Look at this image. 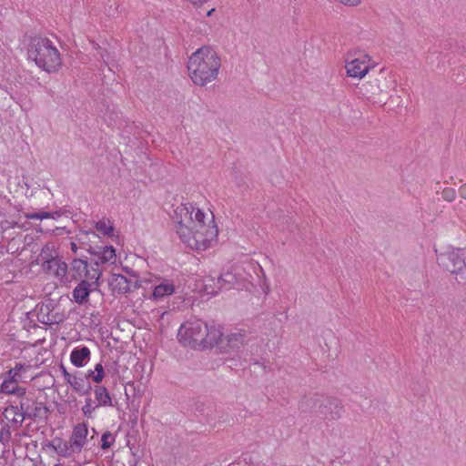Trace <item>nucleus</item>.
<instances>
[{"label":"nucleus","instance_id":"nucleus-43","mask_svg":"<svg viewBox=\"0 0 466 466\" xmlns=\"http://www.w3.org/2000/svg\"><path fill=\"white\" fill-rule=\"evenodd\" d=\"M92 237L96 239L99 238L98 235H96V233L92 232Z\"/></svg>","mask_w":466,"mask_h":466},{"label":"nucleus","instance_id":"nucleus-36","mask_svg":"<svg viewBox=\"0 0 466 466\" xmlns=\"http://www.w3.org/2000/svg\"><path fill=\"white\" fill-rule=\"evenodd\" d=\"M62 371H63V376H64L65 380L66 381V383L69 384L75 375H72L71 373H69L63 366H62Z\"/></svg>","mask_w":466,"mask_h":466},{"label":"nucleus","instance_id":"nucleus-27","mask_svg":"<svg viewBox=\"0 0 466 466\" xmlns=\"http://www.w3.org/2000/svg\"><path fill=\"white\" fill-rule=\"evenodd\" d=\"M175 290L174 285L171 283H161L155 287L153 290V298L159 299L165 296L171 295Z\"/></svg>","mask_w":466,"mask_h":466},{"label":"nucleus","instance_id":"nucleus-16","mask_svg":"<svg viewBox=\"0 0 466 466\" xmlns=\"http://www.w3.org/2000/svg\"><path fill=\"white\" fill-rule=\"evenodd\" d=\"M108 284L114 292L120 294H126L133 290L131 280L121 274H113Z\"/></svg>","mask_w":466,"mask_h":466},{"label":"nucleus","instance_id":"nucleus-39","mask_svg":"<svg viewBox=\"0 0 466 466\" xmlns=\"http://www.w3.org/2000/svg\"><path fill=\"white\" fill-rule=\"evenodd\" d=\"M26 217L30 219H40L39 212L28 214Z\"/></svg>","mask_w":466,"mask_h":466},{"label":"nucleus","instance_id":"nucleus-28","mask_svg":"<svg viewBox=\"0 0 466 466\" xmlns=\"http://www.w3.org/2000/svg\"><path fill=\"white\" fill-rule=\"evenodd\" d=\"M96 229L102 233L104 236L112 237L114 234V227L109 223L107 224L104 220H100L96 223Z\"/></svg>","mask_w":466,"mask_h":466},{"label":"nucleus","instance_id":"nucleus-2","mask_svg":"<svg viewBox=\"0 0 466 466\" xmlns=\"http://www.w3.org/2000/svg\"><path fill=\"white\" fill-rule=\"evenodd\" d=\"M221 59L209 46H204L194 52L187 62V70L191 80L199 86H205L214 81L218 75Z\"/></svg>","mask_w":466,"mask_h":466},{"label":"nucleus","instance_id":"nucleus-19","mask_svg":"<svg viewBox=\"0 0 466 466\" xmlns=\"http://www.w3.org/2000/svg\"><path fill=\"white\" fill-rule=\"evenodd\" d=\"M90 360V350L86 346L75 348L70 354L72 364L77 368L85 366Z\"/></svg>","mask_w":466,"mask_h":466},{"label":"nucleus","instance_id":"nucleus-3","mask_svg":"<svg viewBox=\"0 0 466 466\" xmlns=\"http://www.w3.org/2000/svg\"><path fill=\"white\" fill-rule=\"evenodd\" d=\"M27 54L29 59L47 73H56L62 66V58L53 42L43 36L30 38Z\"/></svg>","mask_w":466,"mask_h":466},{"label":"nucleus","instance_id":"nucleus-20","mask_svg":"<svg viewBox=\"0 0 466 466\" xmlns=\"http://www.w3.org/2000/svg\"><path fill=\"white\" fill-rule=\"evenodd\" d=\"M51 447L59 456L69 458L76 453L73 448H70L69 441H65L61 438H56L49 443Z\"/></svg>","mask_w":466,"mask_h":466},{"label":"nucleus","instance_id":"nucleus-41","mask_svg":"<svg viewBox=\"0 0 466 466\" xmlns=\"http://www.w3.org/2000/svg\"><path fill=\"white\" fill-rule=\"evenodd\" d=\"M71 250L74 252V253H76L77 249H78V247L76 245V243L75 242H71Z\"/></svg>","mask_w":466,"mask_h":466},{"label":"nucleus","instance_id":"nucleus-15","mask_svg":"<svg viewBox=\"0 0 466 466\" xmlns=\"http://www.w3.org/2000/svg\"><path fill=\"white\" fill-rule=\"evenodd\" d=\"M345 68L349 76L360 78L365 76L370 69V66L367 65V62L365 60H360V58H355L350 62H348Z\"/></svg>","mask_w":466,"mask_h":466},{"label":"nucleus","instance_id":"nucleus-25","mask_svg":"<svg viewBox=\"0 0 466 466\" xmlns=\"http://www.w3.org/2000/svg\"><path fill=\"white\" fill-rule=\"evenodd\" d=\"M79 248L86 249L89 254L95 257L91 258V265H95V261H100V257H102V253H104V246H92L86 241H81Z\"/></svg>","mask_w":466,"mask_h":466},{"label":"nucleus","instance_id":"nucleus-44","mask_svg":"<svg viewBox=\"0 0 466 466\" xmlns=\"http://www.w3.org/2000/svg\"><path fill=\"white\" fill-rule=\"evenodd\" d=\"M137 288H138L137 282V281H135V282H134V290H135L136 289H137Z\"/></svg>","mask_w":466,"mask_h":466},{"label":"nucleus","instance_id":"nucleus-45","mask_svg":"<svg viewBox=\"0 0 466 466\" xmlns=\"http://www.w3.org/2000/svg\"><path fill=\"white\" fill-rule=\"evenodd\" d=\"M213 234V232H211V235ZM218 234V229L217 228H214V235L217 236Z\"/></svg>","mask_w":466,"mask_h":466},{"label":"nucleus","instance_id":"nucleus-24","mask_svg":"<svg viewBox=\"0 0 466 466\" xmlns=\"http://www.w3.org/2000/svg\"><path fill=\"white\" fill-rule=\"evenodd\" d=\"M246 333L244 330H240L238 332H234L227 336L223 337V341L227 340V347L230 350H238L245 341Z\"/></svg>","mask_w":466,"mask_h":466},{"label":"nucleus","instance_id":"nucleus-11","mask_svg":"<svg viewBox=\"0 0 466 466\" xmlns=\"http://www.w3.org/2000/svg\"><path fill=\"white\" fill-rule=\"evenodd\" d=\"M52 304L42 305L37 312V320L45 325L60 324L66 320L64 312H54Z\"/></svg>","mask_w":466,"mask_h":466},{"label":"nucleus","instance_id":"nucleus-1","mask_svg":"<svg viewBox=\"0 0 466 466\" xmlns=\"http://www.w3.org/2000/svg\"><path fill=\"white\" fill-rule=\"evenodd\" d=\"M178 340L195 350H204L223 345V333L215 326H208L201 319H190L182 324L178 329Z\"/></svg>","mask_w":466,"mask_h":466},{"label":"nucleus","instance_id":"nucleus-42","mask_svg":"<svg viewBox=\"0 0 466 466\" xmlns=\"http://www.w3.org/2000/svg\"><path fill=\"white\" fill-rule=\"evenodd\" d=\"M215 11V8H212L207 12V16H210L212 13Z\"/></svg>","mask_w":466,"mask_h":466},{"label":"nucleus","instance_id":"nucleus-34","mask_svg":"<svg viewBox=\"0 0 466 466\" xmlns=\"http://www.w3.org/2000/svg\"><path fill=\"white\" fill-rule=\"evenodd\" d=\"M96 408V406H93V400L87 398L86 399L85 405L82 407V411L86 417L90 418Z\"/></svg>","mask_w":466,"mask_h":466},{"label":"nucleus","instance_id":"nucleus-21","mask_svg":"<svg viewBox=\"0 0 466 466\" xmlns=\"http://www.w3.org/2000/svg\"><path fill=\"white\" fill-rule=\"evenodd\" d=\"M69 385L80 396L88 395L92 390V386L89 380H86V377L75 375Z\"/></svg>","mask_w":466,"mask_h":466},{"label":"nucleus","instance_id":"nucleus-46","mask_svg":"<svg viewBox=\"0 0 466 466\" xmlns=\"http://www.w3.org/2000/svg\"><path fill=\"white\" fill-rule=\"evenodd\" d=\"M364 57L367 58L368 60H370V56L367 55H365Z\"/></svg>","mask_w":466,"mask_h":466},{"label":"nucleus","instance_id":"nucleus-7","mask_svg":"<svg viewBox=\"0 0 466 466\" xmlns=\"http://www.w3.org/2000/svg\"><path fill=\"white\" fill-rule=\"evenodd\" d=\"M438 262L451 272L458 283H466V248H453L438 257Z\"/></svg>","mask_w":466,"mask_h":466},{"label":"nucleus","instance_id":"nucleus-10","mask_svg":"<svg viewBox=\"0 0 466 466\" xmlns=\"http://www.w3.org/2000/svg\"><path fill=\"white\" fill-rule=\"evenodd\" d=\"M237 278L230 272H226L218 276L217 280L214 279H207L205 290L211 295H217L220 290H228L234 287Z\"/></svg>","mask_w":466,"mask_h":466},{"label":"nucleus","instance_id":"nucleus-37","mask_svg":"<svg viewBox=\"0 0 466 466\" xmlns=\"http://www.w3.org/2000/svg\"><path fill=\"white\" fill-rule=\"evenodd\" d=\"M459 195L461 198L466 199V183L459 187Z\"/></svg>","mask_w":466,"mask_h":466},{"label":"nucleus","instance_id":"nucleus-40","mask_svg":"<svg viewBox=\"0 0 466 466\" xmlns=\"http://www.w3.org/2000/svg\"><path fill=\"white\" fill-rule=\"evenodd\" d=\"M96 375L94 370H88V372L82 377H86V380H89L91 379L93 380V376Z\"/></svg>","mask_w":466,"mask_h":466},{"label":"nucleus","instance_id":"nucleus-22","mask_svg":"<svg viewBox=\"0 0 466 466\" xmlns=\"http://www.w3.org/2000/svg\"><path fill=\"white\" fill-rule=\"evenodd\" d=\"M18 380H12L8 377L0 385V392L5 394H15L23 397L25 394V389L17 385Z\"/></svg>","mask_w":466,"mask_h":466},{"label":"nucleus","instance_id":"nucleus-4","mask_svg":"<svg viewBox=\"0 0 466 466\" xmlns=\"http://www.w3.org/2000/svg\"><path fill=\"white\" fill-rule=\"evenodd\" d=\"M396 86V81L391 72L381 68L378 72L369 75L368 80L356 86V92L372 100L374 103H381L389 96L390 90Z\"/></svg>","mask_w":466,"mask_h":466},{"label":"nucleus","instance_id":"nucleus-29","mask_svg":"<svg viewBox=\"0 0 466 466\" xmlns=\"http://www.w3.org/2000/svg\"><path fill=\"white\" fill-rule=\"evenodd\" d=\"M54 246L50 244H46L39 255V259L42 261V263H46V261H49L53 258H57L56 256L53 255Z\"/></svg>","mask_w":466,"mask_h":466},{"label":"nucleus","instance_id":"nucleus-31","mask_svg":"<svg viewBox=\"0 0 466 466\" xmlns=\"http://www.w3.org/2000/svg\"><path fill=\"white\" fill-rule=\"evenodd\" d=\"M457 193L453 187H444L441 190V198L447 202H453L456 198Z\"/></svg>","mask_w":466,"mask_h":466},{"label":"nucleus","instance_id":"nucleus-33","mask_svg":"<svg viewBox=\"0 0 466 466\" xmlns=\"http://www.w3.org/2000/svg\"><path fill=\"white\" fill-rule=\"evenodd\" d=\"M94 371H95L96 375L93 376V381L96 383H100L105 377V371H104L103 365L100 363H97L95 366Z\"/></svg>","mask_w":466,"mask_h":466},{"label":"nucleus","instance_id":"nucleus-38","mask_svg":"<svg viewBox=\"0 0 466 466\" xmlns=\"http://www.w3.org/2000/svg\"><path fill=\"white\" fill-rule=\"evenodd\" d=\"M40 219L48 218L52 217V214L49 212H39Z\"/></svg>","mask_w":466,"mask_h":466},{"label":"nucleus","instance_id":"nucleus-18","mask_svg":"<svg viewBox=\"0 0 466 466\" xmlns=\"http://www.w3.org/2000/svg\"><path fill=\"white\" fill-rule=\"evenodd\" d=\"M195 215L193 218V223H191V226H196V233L194 234V239H193V247L197 246L201 241L204 242L206 238H204V233L201 231L205 228L204 218L205 214L198 208H195L194 211Z\"/></svg>","mask_w":466,"mask_h":466},{"label":"nucleus","instance_id":"nucleus-23","mask_svg":"<svg viewBox=\"0 0 466 466\" xmlns=\"http://www.w3.org/2000/svg\"><path fill=\"white\" fill-rule=\"evenodd\" d=\"M95 398L97 401L96 407L112 406V400L107 389L104 386L96 385L94 388Z\"/></svg>","mask_w":466,"mask_h":466},{"label":"nucleus","instance_id":"nucleus-30","mask_svg":"<svg viewBox=\"0 0 466 466\" xmlns=\"http://www.w3.org/2000/svg\"><path fill=\"white\" fill-rule=\"evenodd\" d=\"M101 449L106 450L111 447V445L115 442V437L110 431H106L103 433L101 437Z\"/></svg>","mask_w":466,"mask_h":466},{"label":"nucleus","instance_id":"nucleus-14","mask_svg":"<svg viewBox=\"0 0 466 466\" xmlns=\"http://www.w3.org/2000/svg\"><path fill=\"white\" fill-rule=\"evenodd\" d=\"M86 425L85 423L76 425L69 440L70 448H73L76 453L80 452L86 442Z\"/></svg>","mask_w":466,"mask_h":466},{"label":"nucleus","instance_id":"nucleus-5","mask_svg":"<svg viewBox=\"0 0 466 466\" xmlns=\"http://www.w3.org/2000/svg\"><path fill=\"white\" fill-rule=\"evenodd\" d=\"M299 410L301 412L314 413L324 421H333L342 417L344 406L337 398L314 394L303 398Z\"/></svg>","mask_w":466,"mask_h":466},{"label":"nucleus","instance_id":"nucleus-12","mask_svg":"<svg viewBox=\"0 0 466 466\" xmlns=\"http://www.w3.org/2000/svg\"><path fill=\"white\" fill-rule=\"evenodd\" d=\"M42 268L46 274L53 275L62 282L67 281L68 266L65 261L56 258L42 263Z\"/></svg>","mask_w":466,"mask_h":466},{"label":"nucleus","instance_id":"nucleus-13","mask_svg":"<svg viewBox=\"0 0 466 466\" xmlns=\"http://www.w3.org/2000/svg\"><path fill=\"white\" fill-rule=\"evenodd\" d=\"M96 289L94 280L88 281L87 279H82L73 289V299L79 305L86 304L89 300L90 293Z\"/></svg>","mask_w":466,"mask_h":466},{"label":"nucleus","instance_id":"nucleus-6","mask_svg":"<svg viewBox=\"0 0 466 466\" xmlns=\"http://www.w3.org/2000/svg\"><path fill=\"white\" fill-rule=\"evenodd\" d=\"M195 207L191 204H181L175 209L174 220L176 222V231L179 238L189 247H193L194 234L196 226L193 223V213Z\"/></svg>","mask_w":466,"mask_h":466},{"label":"nucleus","instance_id":"nucleus-26","mask_svg":"<svg viewBox=\"0 0 466 466\" xmlns=\"http://www.w3.org/2000/svg\"><path fill=\"white\" fill-rule=\"evenodd\" d=\"M116 249L113 246H104V253H102V257H100V261H95V266L98 268L102 264L111 263L114 264L116 262Z\"/></svg>","mask_w":466,"mask_h":466},{"label":"nucleus","instance_id":"nucleus-35","mask_svg":"<svg viewBox=\"0 0 466 466\" xmlns=\"http://www.w3.org/2000/svg\"><path fill=\"white\" fill-rule=\"evenodd\" d=\"M10 438H11V432H10L9 427L2 428L1 431H0V440L2 441H7L10 440Z\"/></svg>","mask_w":466,"mask_h":466},{"label":"nucleus","instance_id":"nucleus-17","mask_svg":"<svg viewBox=\"0 0 466 466\" xmlns=\"http://www.w3.org/2000/svg\"><path fill=\"white\" fill-rule=\"evenodd\" d=\"M3 416L5 420L11 421L14 425V429L17 430L22 425L24 420H25L24 417V412L20 409L19 405H10L5 409L3 411Z\"/></svg>","mask_w":466,"mask_h":466},{"label":"nucleus","instance_id":"nucleus-32","mask_svg":"<svg viewBox=\"0 0 466 466\" xmlns=\"http://www.w3.org/2000/svg\"><path fill=\"white\" fill-rule=\"evenodd\" d=\"M25 366L22 363H15V368L9 370L6 373V377L12 379V380H17V378H20V372L24 370Z\"/></svg>","mask_w":466,"mask_h":466},{"label":"nucleus","instance_id":"nucleus-9","mask_svg":"<svg viewBox=\"0 0 466 466\" xmlns=\"http://www.w3.org/2000/svg\"><path fill=\"white\" fill-rule=\"evenodd\" d=\"M69 273L75 280H82L84 277L88 280H94L96 288H98V280L102 275V271L98 268L92 267L91 269H88L86 257L74 258L70 264Z\"/></svg>","mask_w":466,"mask_h":466},{"label":"nucleus","instance_id":"nucleus-8","mask_svg":"<svg viewBox=\"0 0 466 466\" xmlns=\"http://www.w3.org/2000/svg\"><path fill=\"white\" fill-rule=\"evenodd\" d=\"M20 409L24 412L25 419L34 421L46 422L49 409L41 401H38L33 394H25L20 400Z\"/></svg>","mask_w":466,"mask_h":466}]
</instances>
